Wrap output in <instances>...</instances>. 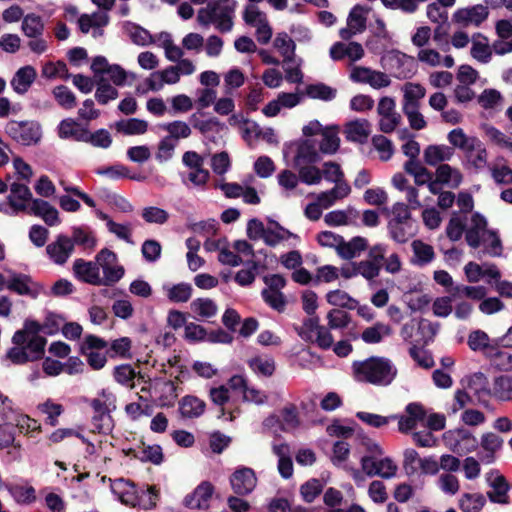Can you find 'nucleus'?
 I'll return each instance as SVG.
<instances>
[{"instance_id":"28","label":"nucleus","mask_w":512,"mask_h":512,"mask_svg":"<svg viewBox=\"0 0 512 512\" xmlns=\"http://www.w3.org/2000/svg\"><path fill=\"white\" fill-rule=\"evenodd\" d=\"M368 246V240L361 236L353 237L349 241H345L343 239L338 252V256L344 260H351L353 258L359 257L365 250L368 249Z\"/></svg>"},{"instance_id":"22","label":"nucleus","mask_w":512,"mask_h":512,"mask_svg":"<svg viewBox=\"0 0 512 512\" xmlns=\"http://www.w3.org/2000/svg\"><path fill=\"white\" fill-rule=\"evenodd\" d=\"M32 200V193L25 184L13 182L10 185L8 202L15 212L25 211L27 202Z\"/></svg>"},{"instance_id":"5","label":"nucleus","mask_w":512,"mask_h":512,"mask_svg":"<svg viewBox=\"0 0 512 512\" xmlns=\"http://www.w3.org/2000/svg\"><path fill=\"white\" fill-rule=\"evenodd\" d=\"M99 269L103 271L102 285H111L124 276V268L118 264L117 255L108 249H102L96 256Z\"/></svg>"},{"instance_id":"31","label":"nucleus","mask_w":512,"mask_h":512,"mask_svg":"<svg viewBox=\"0 0 512 512\" xmlns=\"http://www.w3.org/2000/svg\"><path fill=\"white\" fill-rule=\"evenodd\" d=\"M273 46L283 57V64L295 62L296 45L287 33H278L273 41Z\"/></svg>"},{"instance_id":"24","label":"nucleus","mask_w":512,"mask_h":512,"mask_svg":"<svg viewBox=\"0 0 512 512\" xmlns=\"http://www.w3.org/2000/svg\"><path fill=\"white\" fill-rule=\"evenodd\" d=\"M112 492L125 505L137 506V491L134 484L122 478L111 483Z\"/></svg>"},{"instance_id":"37","label":"nucleus","mask_w":512,"mask_h":512,"mask_svg":"<svg viewBox=\"0 0 512 512\" xmlns=\"http://www.w3.org/2000/svg\"><path fill=\"white\" fill-rule=\"evenodd\" d=\"M297 239V236L280 226L276 222H272L266 227V233L264 236V242L269 246H276L282 242L288 241L289 239Z\"/></svg>"},{"instance_id":"58","label":"nucleus","mask_w":512,"mask_h":512,"mask_svg":"<svg viewBox=\"0 0 512 512\" xmlns=\"http://www.w3.org/2000/svg\"><path fill=\"white\" fill-rule=\"evenodd\" d=\"M478 447V441L476 437L466 430H459L457 432V443L455 445V451L458 453H469Z\"/></svg>"},{"instance_id":"49","label":"nucleus","mask_w":512,"mask_h":512,"mask_svg":"<svg viewBox=\"0 0 512 512\" xmlns=\"http://www.w3.org/2000/svg\"><path fill=\"white\" fill-rule=\"evenodd\" d=\"M22 31L29 38H37L43 34L44 23L40 16L30 13L23 17Z\"/></svg>"},{"instance_id":"44","label":"nucleus","mask_w":512,"mask_h":512,"mask_svg":"<svg viewBox=\"0 0 512 512\" xmlns=\"http://www.w3.org/2000/svg\"><path fill=\"white\" fill-rule=\"evenodd\" d=\"M411 248L414 254L413 263L416 265H427L432 262L435 257L433 247L421 240H414L411 244Z\"/></svg>"},{"instance_id":"52","label":"nucleus","mask_w":512,"mask_h":512,"mask_svg":"<svg viewBox=\"0 0 512 512\" xmlns=\"http://www.w3.org/2000/svg\"><path fill=\"white\" fill-rule=\"evenodd\" d=\"M486 499L481 493H465L459 499V507L463 512H479Z\"/></svg>"},{"instance_id":"26","label":"nucleus","mask_w":512,"mask_h":512,"mask_svg":"<svg viewBox=\"0 0 512 512\" xmlns=\"http://www.w3.org/2000/svg\"><path fill=\"white\" fill-rule=\"evenodd\" d=\"M454 155L453 149L446 145H428L423 151L424 162L429 166L444 164Z\"/></svg>"},{"instance_id":"43","label":"nucleus","mask_w":512,"mask_h":512,"mask_svg":"<svg viewBox=\"0 0 512 512\" xmlns=\"http://www.w3.org/2000/svg\"><path fill=\"white\" fill-rule=\"evenodd\" d=\"M490 486L492 490L487 493V496L491 502L498 504H507L509 502L507 494L509 485L503 476L497 475L491 481Z\"/></svg>"},{"instance_id":"35","label":"nucleus","mask_w":512,"mask_h":512,"mask_svg":"<svg viewBox=\"0 0 512 512\" xmlns=\"http://www.w3.org/2000/svg\"><path fill=\"white\" fill-rule=\"evenodd\" d=\"M358 217V211L354 207L345 210H333L324 216V221L329 226H344L354 222Z\"/></svg>"},{"instance_id":"13","label":"nucleus","mask_w":512,"mask_h":512,"mask_svg":"<svg viewBox=\"0 0 512 512\" xmlns=\"http://www.w3.org/2000/svg\"><path fill=\"white\" fill-rule=\"evenodd\" d=\"M329 55L334 61L348 58L352 64L361 60L365 55V51L363 46L358 42H336L331 46Z\"/></svg>"},{"instance_id":"40","label":"nucleus","mask_w":512,"mask_h":512,"mask_svg":"<svg viewBox=\"0 0 512 512\" xmlns=\"http://www.w3.org/2000/svg\"><path fill=\"white\" fill-rule=\"evenodd\" d=\"M478 103L483 109L499 111L504 106V97L500 91L487 88L478 96Z\"/></svg>"},{"instance_id":"57","label":"nucleus","mask_w":512,"mask_h":512,"mask_svg":"<svg viewBox=\"0 0 512 512\" xmlns=\"http://www.w3.org/2000/svg\"><path fill=\"white\" fill-rule=\"evenodd\" d=\"M357 276L360 275L367 281H374L380 274L381 267L377 262L368 259L355 262Z\"/></svg>"},{"instance_id":"27","label":"nucleus","mask_w":512,"mask_h":512,"mask_svg":"<svg viewBox=\"0 0 512 512\" xmlns=\"http://www.w3.org/2000/svg\"><path fill=\"white\" fill-rule=\"evenodd\" d=\"M31 278L25 274H19L9 271V278L6 281L5 288L16 292L19 295L35 296L36 291Z\"/></svg>"},{"instance_id":"62","label":"nucleus","mask_w":512,"mask_h":512,"mask_svg":"<svg viewBox=\"0 0 512 512\" xmlns=\"http://www.w3.org/2000/svg\"><path fill=\"white\" fill-rule=\"evenodd\" d=\"M340 139L337 131L332 128H325L322 132L320 150L326 154H333L339 148Z\"/></svg>"},{"instance_id":"3","label":"nucleus","mask_w":512,"mask_h":512,"mask_svg":"<svg viewBox=\"0 0 512 512\" xmlns=\"http://www.w3.org/2000/svg\"><path fill=\"white\" fill-rule=\"evenodd\" d=\"M439 330V324L425 318H412L400 329L401 338L410 344L427 345L433 341Z\"/></svg>"},{"instance_id":"25","label":"nucleus","mask_w":512,"mask_h":512,"mask_svg":"<svg viewBox=\"0 0 512 512\" xmlns=\"http://www.w3.org/2000/svg\"><path fill=\"white\" fill-rule=\"evenodd\" d=\"M471 56L480 63L486 64L492 57V46L489 40L481 33H476L471 38Z\"/></svg>"},{"instance_id":"29","label":"nucleus","mask_w":512,"mask_h":512,"mask_svg":"<svg viewBox=\"0 0 512 512\" xmlns=\"http://www.w3.org/2000/svg\"><path fill=\"white\" fill-rule=\"evenodd\" d=\"M403 92L402 109L420 107L426 89L419 83L407 82L401 87Z\"/></svg>"},{"instance_id":"48","label":"nucleus","mask_w":512,"mask_h":512,"mask_svg":"<svg viewBox=\"0 0 512 512\" xmlns=\"http://www.w3.org/2000/svg\"><path fill=\"white\" fill-rule=\"evenodd\" d=\"M9 446L14 448V452H9V454H13L14 459L19 461L21 459L22 446L19 442H15L14 430L8 425H0V450Z\"/></svg>"},{"instance_id":"55","label":"nucleus","mask_w":512,"mask_h":512,"mask_svg":"<svg viewBox=\"0 0 512 512\" xmlns=\"http://www.w3.org/2000/svg\"><path fill=\"white\" fill-rule=\"evenodd\" d=\"M438 489L445 495L454 496L460 490V482L457 476L451 473H442L436 481Z\"/></svg>"},{"instance_id":"6","label":"nucleus","mask_w":512,"mask_h":512,"mask_svg":"<svg viewBox=\"0 0 512 512\" xmlns=\"http://www.w3.org/2000/svg\"><path fill=\"white\" fill-rule=\"evenodd\" d=\"M6 132L23 145L37 143L41 138V127L33 121H10L6 125Z\"/></svg>"},{"instance_id":"12","label":"nucleus","mask_w":512,"mask_h":512,"mask_svg":"<svg viewBox=\"0 0 512 512\" xmlns=\"http://www.w3.org/2000/svg\"><path fill=\"white\" fill-rule=\"evenodd\" d=\"M106 345V342L101 338L90 335L86 337L81 347L82 353L86 355L89 365L95 370L103 368L106 364V356L98 351L105 348Z\"/></svg>"},{"instance_id":"38","label":"nucleus","mask_w":512,"mask_h":512,"mask_svg":"<svg viewBox=\"0 0 512 512\" xmlns=\"http://www.w3.org/2000/svg\"><path fill=\"white\" fill-rule=\"evenodd\" d=\"M205 403L195 396H185L179 402V411L184 418H197L205 411Z\"/></svg>"},{"instance_id":"23","label":"nucleus","mask_w":512,"mask_h":512,"mask_svg":"<svg viewBox=\"0 0 512 512\" xmlns=\"http://www.w3.org/2000/svg\"><path fill=\"white\" fill-rule=\"evenodd\" d=\"M417 59L430 67L444 66L452 68L455 64L454 58L451 55L441 56V54L433 48H422L417 53Z\"/></svg>"},{"instance_id":"21","label":"nucleus","mask_w":512,"mask_h":512,"mask_svg":"<svg viewBox=\"0 0 512 512\" xmlns=\"http://www.w3.org/2000/svg\"><path fill=\"white\" fill-rule=\"evenodd\" d=\"M212 495L213 486L208 482H203L185 498V504L191 509H206L209 507Z\"/></svg>"},{"instance_id":"50","label":"nucleus","mask_w":512,"mask_h":512,"mask_svg":"<svg viewBox=\"0 0 512 512\" xmlns=\"http://www.w3.org/2000/svg\"><path fill=\"white\" fill-rule=\"evenodd\" d=\"M249 367L258 375L269 377L275 371L274 359L270 356H255L248 361Z\"/></svg>"},{"instance_id":"42","label":"nucleus","mask_w":512,"mask_h":512,"mask_svg":"<svg viewBox=\"0 0 512 512\" xmlns=\"http://www.w3.org/2000/svg\"><path fill=\"white\" fill-rule=\"evenodd\" d=\"M391 334L392 328L389 325L382 322H377L373 326L364 329L361 334V338L365 343L376 344Z\"/></svg>"},{"instance_id":"8","label":"nucleus","mask_w":512,"mask_h":512,"mask_svg":"<svg viewBox=\"0 0 512 512\" xmlns=\"http://www.w3.org/2000/svg\"><path fill=\"white\" fill-rule=\"evenodd\" d=\"M369 12L370 8L362 5H355L347 17V26L340 29L339 36L343 40H349L353 36L365 31L367 15Z\"/></svg>"},{"instance_id":"7","label":"nucleus","mask_w":512,"mask_h":512,"mask_svg":"<svg viewBox=\"0 0 512 512\" xmlns=\"http://www.w3.org/2000/svg\"><path fill=\"white\" fill-rule=\"evenodd\" d=\"M395 108V101L390 97H383L378 103L379 128L384 133L392 132L401 122V115Z\"/></svg>"},{"instance_id":"17","label":"nucleus","mask_w":512,"mask_h":512,"mask_svg":"<svg viewBox=\"0 0 512 512\" xmlns=\"http://www.w3.org/2000/svg\"><path fill=\"white\" fill-rule=\"evenodd\" d=\"M486 219L479 213L471 216L469 226L466 229V242L472 248H478L489 231L486 230Z\"/></svg>"},{"instance_id":"1","label":"nucleus","mask_w":512,"mask_h":512,"mask_svg":"<svg viewBox=\"0 0 512 512\" xmlns=\"http://www.w3.org/2000/svg\"><path fill=\"white\" fill-rule=\"evenodd\" d=\"M355 379L376 386L390 385L397 375V368L385 357H371L353 365Z\"/></svg>"},{"instance_id":"9","label":"nucleus","mask_w":512,"mask_h":512,"mask_svg":"<svg viewBox=\"0 0 512 512\" xmlns=\"http://www.w3.org/2000/svg\"><path fill=\"white\" fill-rule=\"evenodd\" d=\"M488 15V8L478 4L457 9L452 15V21L463 27H479L488 18Z\"/></svg>"},{"instance_id":"39","label":"nucleus","mask_w":512,"mask_h":512,"mask_svg":"<svg viewBox=\"0 0 512 512\" xmlns=\"http://www.w3.org/2000/svg\"><path fill=\"white\" fill-rule=\"evenodd\" d=\"M115 129L128 136L143 135L148 130V122L138 118L123 119L115 123Z\"/></svg>"},{"instance_id":"11","label":"nucleus","mask_w":512,"mask_h":512,"mask_svg":"<svg viewBox=\"0 0 512 512\" xmlns=\"http://www.w3.org/2000/svg\"><path fill=\"white\" fill-rule=\"evenodd\" d=\"M230 485L235 494L244 496L250 494L257 485L255 472L248 467H241L230 476Z\"/></svg>"},{"instance_id":"4","label":"nucleus","mask_w":512,"mask_h":512,"mask_svg":"<svg viewBox=\"0 0 512 512\" xmlns=\"http://www.w3.org/2000/svg\"><path fill=\"white\" fill-rule=\"evenodd\" d=\"M244 23L254 29V36L259 44H268L273 36V29L267 14L257 5L248 4L242 12Z\"/></svg>"},{"instance_id":"2","label":"nucleus","mask_w":512,"mask_h":512,"mask_svg":"<svg viewBox=\"0 0 512 512\" xmlns=\"http://www.w3.org/2000/svg\"><path fill=\"white\" fill-rule=\"evenodd\" d=\"M447 140L450 145L464 153L470 168L479 171L486 167L488 153L479 138L467 135L462 128H455L447 134Z\"/></svg>"},{"instance_id":"47","label":"nucleus","mask_w":512,"mask_h":512,"mask_svg":"<svg viewBox=\"0 0 512 512\" xmlns=\"http://www.w3.org/2000/svg\"><path fill=\"white\" fill-rule=\"evenodd\" d=\"M194 314L203 319L214 317L218 312L217 304L210 298H197L190 304Z\"/></svg>"},{"instance_id":"63","label":"nucleus","mask_w":512,"mask_h":512,"mask_svg":"<svg viewBox=\"0 0 512 512\" xmlns=\"http://www.w3.org/2000/svg\"><path fill=\"white\" fill-rule=\"evenodd\" d=\"M52 93L57 103L64 109L70 110L76 106V97L66 86H57Z\"/></svg>"},{"instance_id":"56","label":"nucleus","mask_w":512,"mask_h":512,"mask_svg":"<svg viewBox=\"0 0 512 512\" xmlns=\"http://www.w3.org/2000/svg\"><path fill=\"white\" fill-rule=\"evenodd\" d=\"M97 174L107 176L110 179L114 180L119 178H130L136 181H143L145 179V177L141 175H130L129 169L121 164H116L110 167L99 169L97 170Z\"/></svg>"},{"instance_id":"19","label":"nucleus","mask_w":512,"mask_h":512,"mask_svg":"<svg viewBox=\"0 0 512 512\" xmlns=\"http://www.w3.org/2000/svg\"><path fill=\"white\" fill-rule=\"evenodd\" d=\"M73 271L84 282L92 285H102L103 283L97 261L91 262L77 259L73 264Z\"/></svg>"},{"instance_id":"18","label":"nucleus","mask_w":512,"mask_h":512,"mask_svg":"<svg viewBox=\"0 0 512 512\" xmlns=\"http://www.w3.org/2000/svg\"><path fill=\"white\" fill-rule=\"evenodd\" d=\"M149 389L157 396L161 406H172L178 397V388L170 380L155 379Z\"/></svg>"},{"instance_id":"54","label":"nucleus","mask_w":512,"mask_h":512,"mask_svg":"<svg viewBox=\"0 0 512 512\" xmlns=\"http://www.w3.org/2000/svg\"><path fill=\"white\" fill-rule=\"evenodd\" d=\"M300 178L306 185H318L322 181L321 169L314 166L313 164H303L300 166H294Z\"/></svg>"},{"instance_id":"33","label":"nucleus","mask_w":512,"mask_h":512,"mask_svg":"<svg viewBox=\"0 0 512 512\" xmlns=\"http://www.w3.org/2000/svg\"><path fill=\"white\" fill-rule=\"evenodd\" d=\"M350 192L351 188L347 183H340L328 191L319 193L317 195V200L322 205V208L327 209L337 201L346 198Z\"/></svg>"},{"instance_id":"14","label":"nucleus","mask_w":512,"mask_h":512,"mask_svg":"<svg viewBox=\"0 0 512 512\" xmlns=\"http://www.w3.org/2000/svg\"><path fill=\"white\" fill-rule=\"evenodd\" d=\"M426 413L422 405L410 403L405 408V414L401 416H391L392 419H398V428L402 433H407L417 427L418 423L425 419Z\"/></svg>"},{"instance_id":"53","label":"nucleus","mask_w":512,"mask_h":512,"mask_svg":"<svg viewBox=\"0 0 512 512\" xmlns=\"http://www.w3.org/2000/svg\"><path fill=\"white\" fill-rule=\"evenodd\" d=\"M327 302L336 307L355 309L357 301L353 299L346 291L336 289L326 294Z\"/></svg>"},{"instance_id":"16","label":"nucleus","mask_w":512,"mask_h":512,"mask_svg":"<svg viewBox=\"0 0 512 512\" xmlns=\"http://www.w3.org/2000/svg\"><path fill=\"white\" fill-rule=\"evenodd\" d=\"M13 344H19L24 347L27 354L34 361L38 360L44 354V347L46 345V339L42 336L26 335L22 332H15L12 338Z\"/></svg>"},{"instance_id":"15","label":"nucleus","mask_w":512,"mask_h":512,"mask_svg":"<svg viewBox=\"0 0 512 512\" xmlns=\"http://www.w3.org/2000/svg\"><path fill=\"white\" fill-rule=\"evenodd\" d=\"M73 250L74 242L65 235H59L55 241L48 244L46 247V252L50 259L58 265L66 263L72 255Z\"/></svg>"},{"instance_id":"20","label":"nucleus","mask_w":512,"mask_h":512,"mask_svg":"<svg viewBox=\"0 0 512 512\" xmlns=\"http://www.w3.org/2000/svg\"><path fill=\"white\" fill-rule=\"evenodd\" d=\"M37 77L36 69L31 65L19 68L14 74L10 84L17 94H25Z\"/></svg>"},{"instance_id":"64","label":"nucleus","mask_w":512,"mask_h":512,"mask_svg":"<svg viewBox=\"0 0 512 512\" xmlns=\"http://www.w3.org/2000/svg\"><path fill=\"white\" fill-rule=\"evenodd\" d=\"M39 411L47 415V423L51 426L58 424V417L63 412V406L59 403L53 402L51 399H47L45 402L38 405Z\"/></svg>"},{"instance_id":"34","label":"nucleus","mask_w":512,"mask_h":512,"mask_svg":"<svg viewBox=\"0 0 512 512\" xmlns=\"http://www.w3.org/2000/svg\"><path fill=\"white\" fill-rule=\"evenodd\" d=\"M435 177L441 184L447 185L451 188H457L463 181L461 171L449 164L438 165L435 171Z\"/></svg>"},{"instance_id":"46","label":"nucleus","mask_w":512,"mask_h":512,"mask_svg":"<svg viewBox=\"0 0 512 512\" xmlns=\"http://www.w3.org/2000/svg\"><path fill=\"white\" fill-rule=\"evenodd\" d=\"M492 396L501 401L512 399V376L501 375L493 381Z\"/></svg>"},{"instance_id":"51","label":"nucleus","mask_w":512,"mask_h":512,"mask_svg":"<svg viewBox=\"0 0 512 512\" xmlns=\"http://www.w3.org/2000/svg\"><path fill=\"white\" fill-rule=\"evenodd\" d=\"M299 175L291 170L285 169L278 173L277 182L286 197L291 196L299 185Z\"/></svg>"},{"instance_id":"45","label":"nucleus","mask_w":512,"mask_h":512,"mask_svg":"<svg viewBox=\"0 0 512 512\" xmlns=\"http://www.w3.org/2000/svg\"><path fill=\"white\" fill-rule=\"evenodd\" d=\"M58 136L61 139H74L77 141H83L87 138L85 131L80 129L78 123L71 118L64 119L60 122L58 126Z\"/></svg>"},{"instance_id":"30","label":"nucleus","mask_w":512,"mask_h":512,"mask_svg":"<svg viewBox=\"0 0 512 512\" xmlns=\"http://www.w3.org/2000/svg\"><path fill=\"white\" fill-rule=\"evenodd\" d=\"M29 212L35 216L41 217L49 226H54L59 223L57 209L42 199H33Z\"/></svg>"},{"instance_id":"61","label":"nucleus","mask_w":512,"mask_h":512,"mask_svg":"<svg viewBox=\"0 0 512 512\" xmlns=\"http://www.w3.org/2000/svg\"><path fill=\"white\" fill-rule=\"evenodd\" d=\"M163 129L168 132L167 137H171L176 143L179 139L188 138L191 135L190 126L183 121H173L163 126Z\"/></svg>"},{"instance_id":"36","label":"nucleus","mask_w":512,"mask_h":512,"mask_svg":"<svg viewBox=\"0 0 512 512\" xmlns=\"http://www.w3.org/2000/svg\"><path fill=\"white\" fill-rule=\"evenodd\" d=\"M319 159V154L315 144L311 140H303L297 146L296 155L294 157V166L303 164H313Z\"/></svg>"},{"instance_id":"60","label":"nucleus","mask_w":512,"mask_h":512,"mask_svg":"<svg viewBox=\"0 0 512 512\" xmlns=\"http://www.w3.org/2000/svg\"><path fill=\"white\" fill-rule=\"evenodd\" d=\"M319 327V318L315 316L305 319L302 325L295 327V330L303 340L312 342Z\"/></svg>"},{"instance_id":"32","label":"nucleus","mask_w":512,"mask_h":512,"mask_svg":"<svg viewBox=\"0 0 512 512\" xmlns=\"http://www.w3.org/2000/svg\"><path fill=\"white\" fill-rule=\"evenodd\" d=\"M371 133V125L365 119L351 121L345 126L346 138L350 141L363 143Z\"/></svg>"},{"instance_id":"41","label":"nucleus","mask_w":512,"mask_h":512,"mask_svg":"<svg viewBox=\"0 0 512 512\" xmlns=\"http://www.w3.org/2000/svg\"><path fill=\"white\" fill-rule=\"evenodd\" d=\"M482 130L486 139L492 144L502 149L512 150V138L506 135L493 125L485 124Z\"/></svg>"},{"instance_id":"59","label":"nucleus","mask_w":512,"mask_h":512,"mask_svg":"<svg viewBox=\"0 0 512 512\" xmlns=\"http://www.w3.org/2000/svg\"><path fill=\"white\" fill-rule=\"evenodd\" d=\"M170 301L180 303L187 302L192 296V286L188 283H179L166 289Z\"/></svg>"},{"instance_id":"10","label":"nucleus","mask_w":512,"mask_h":512,"mask_svg":"<svg viewBox=\"0 0 512 512\" xmlns=\"http://www.w3.org/2000/svg\"><path fill=\"white\" fill-rule=\"evenodd\" d=\"M462 384L464 388L468 389L473 394L479 404L484 407L488 406L489 398L492 396V390L489 388L488 379L483 373L477 372L465 377L462 380Z\"/></svg>"}]
</instances>
